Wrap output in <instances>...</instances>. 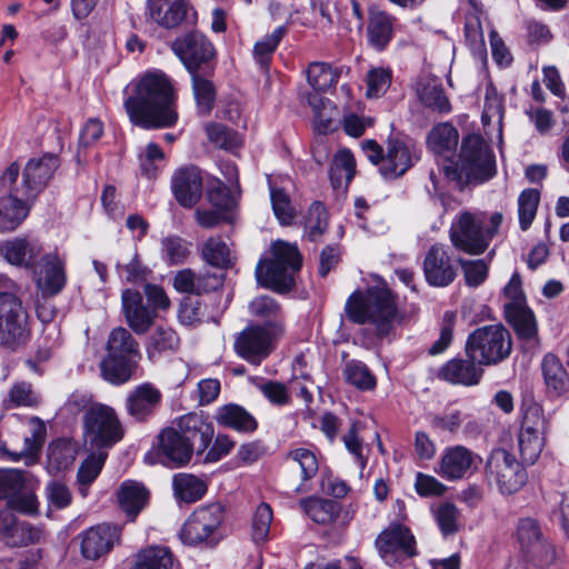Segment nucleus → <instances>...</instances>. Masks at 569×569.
<instances>
[{"label": "nucleus", "instance_id": "obj_1", "mask_svg": "<svg viewBox=\"0 0 569 569\" xmlns=\"http://www.w3.org/2000/svg\"><path fill=\"white\" fill-rule=\"evenodd\" d=\"M178 94L172 79L162 70L146 71L136 82L123 107L130 122L143 130L168 129L177 124Z\"/></svg>", "mask_w": 569, "mask_h": 569}, {"label": "nucleus", "instance_id": "obj_2", "mask_svg": "<svg viewBox=\"0 0 569 569\" xmlns=\"http://www.w3.org/2000/svg\"><path fill=\"white\" fill-rule=\"evenodd\" d=\"M345 313L353 325L370 323L379 340L388 338L396 325L401 323L403 315L399 310L398 295L383 282L370 286L365 291L355 290L345 303Z\"/></svg>", "mask_w": 569, "mask_h": 569}, {"label": "nucleus", "instance_id": "obj_3", "mask_svg": "<svg viewBox=\"0 0 569 569\" xmlns=\"http://www.w3.org/2000/svg\"><path fill=\"white\" fill-rule=\"evenodd\" d=\"M443 174L460 191L469 184H482L497 174L496 154L481 134L469 133L462 138L458 160L450 159Z\"/></svg>", "mask_w": 569, "mask_h": 569}, {"label": "nucleus", "instance_id": "obj_4", "mask_svg": "<svg viewBox=\"0 0 569 569\" xmlns=\"http://www.w3.org/2000/svg\"><path fill=\"white\" fill-rule=\"evenodd\" d=\"M270 257L260 258L254 270L257 283L278 295H287L296 287L295 273L302 268L303 258L295 243L276 240Z\"/></svg>", "mask_w": 569, "mask_h": 569}, {"label": "nucleus", "instance_id": "obj_5", "mask_svg": "<svg viewBox=\"0 0 569 569\" xmlns=\"http://www.w3.org/2000/svg\"><path fill=\"white\" fill-rule=\"evenodd\" d=\"M227 509L221 502L197 507L179 531L180 541L188 547L214 549L226 538Z\"/></svg>", "mask_w": 569, "mask_h": 569}, {"label": "nucleus", "instance_id": "obj_6", "mask_svg": "<svg viewBox=\"0 0 569 569\" xmlns=\"http://www.w3.org/2000/svg\"><path fill=\"white\" fill-rule=\"evenodd\" d=\"M510 331L501 323L486 325L473 329L465 342L466 357L475 358L482 367L498 366L512 353Z\"/></svg>", "mask_w": 569, "mask_h": 569}, {"label": "nucleus", "instance_id": "obj_7", "mask_svg": "<svg viewBox=\"0 0 569 569\" xmlns=\"http://www.w3.org/2000/svg\"><path fill=\"white\" fill-rule=\"evenodd\" d=\"M32 339L29 313L17 295L0 292V347L17 352Z\"/></svg>", "mask_w": 569, "mask_h": 569}, {"label": "nucleus", "instance_id": "obj_8", "mask_svg": "<svg viewBox=\"0 0 569 569\" xmlns=\"http://www.w3.org/2000/svg\"><path fill=\"white\" fill-rule=\"evenodd\" d=\"M170 48L189 74L204 72L206 76H214L217 50L204 33L198 30L186 32L177 37Z\"/></svg>", "mask_w": 569, "mask_h": 569}, {"label": "nucleus", "instance_id": "obj_9", "mask_svg": "<svg viewBox=\"0 0 569 569\" xmlns=\"http://www.w3.org/2000/svg\"><path fill=\"white\" fill-rule=\"evenodd\" d=\"M83 437L89 450L106 451L118 443L123 430L116 410L103 403L91 406L83 416Z\"/></svg>", "mask_w": 569, "mask_h": 569}, {"label": "nucleus", "instance_id": "obj_10", "mask_svg": "<svg viewBox=\"0 0 569 569\" xmlns=\"http://www.w3.org/2000/svg\"><path fill=\"white\" fill-rule=\"evenodd\" d=\"M20 164L12 161L0 174V233L14 231L29 216L33 201H29L16 188Z\"/></svg>", "mask_w": 569, "mask_h": 569}, {"label": "nucleus", "instance_id": "obj_11", "mask_svg": "<svg viewBox=\"0 0 569 569\" xmlns=\"http://www.w3.org/2000/svg\"><path fill=\"white\" fill-rule=\"evenodd\" d=\"M194 455V448L176 427H164L144 453L143 462L148 466L160 465L168 469H180L187 467Z\"/></svg>", "mask_w": 569, "mask_h": 569}, {"label": "nucleus", "instance_id": "obj_12", "mask_svg": "<svg viewBox=\"0 0 569 569\" xmlns=\"http://www.w3.org/2000/svg\"><path fill=\"white\" fill-rule=\"evenodd\" d=\"M284 331L283 321L264 320L262 325L247 326L236 338L234 352L252 365H259L271 350L272 341Z\"/></svg>", "mask_w": 569, "mask_h": 569}, {"label": "nucleus", "instance_id": "obj_13", "mask_svg": "<svg viewBox=\"0 0 569 569\" xmlns=\"http://www.w3.org/2000/svg\"><path fill=\"white\" fill-rule=\"evenodd\" d=\"M486 477L495 480L502 495L518 492L527 482L526 468L503 448L493 449L485 466Z\"/></svg>", "mask_w": 569, "mask_h": 569}, {"label": "nucleus", "instance_id": "obj_14", "mask_svg": "<svg viewBox=\"0 0 569 569\" xmlns=\"http://www.w3.org/2000/svg\"><path fill=\"white\" fill-rule=\"evenodd\" d=\"M516 539L520 546V552L528 563L537 568H547L553 563L556 549L543 536L536 519L520 518L517 523Z\"/></svg>", "mask_w": 569, "mask_h": 569}, {"label": "nucleus", "instance_id": "obj_15", "mask_svg": "<svg viewBox=\"0 0 569 569\" xmlns=\"http://www.w3.org/2000/svg\"><path fill=\"white\" fill-rule=\"evenodd\" d=\"M61 166L59 154L44 152L40 157L30 158L21 171V183L16 188L22 192L27 200L36 202L53 179Z\"/></svg>", "mask_w": 569, "mask_h": 569}, {"label": "nucleus", "instance_id": "obj_16", "mask_svg": "<svg viewBox=\"0 0 569 569\" xmlns=\"http://www.w3.org/2000/svg\"><path fill=\"white\" fill-rule=\"evenodd\" d=\"M449 238L452 246L467 254H482L489 247L482 223L469 211L462 212L451 224Z\"/></svg>", "mask_w": 569, "mask_h": 569}, {"label": "nucleus", "instance_id": "obj_17", "mask_svg": "<svg viewBox=\"0 0 569 569\" xmlns=\"http://www.w3.org/2000/svg\"><path fill=\"white\" fill-rule=\"evenodd\" d=\"M386 148V161L379 167V172L387 180L400 178L419 159L416 154V143L408 136H389Z\"/></svg>", "mask_w": 569, "mask_h": 569}, {"label": "nucleus", "instance_id": "obj_18", "mask_svg": "<svg viewBox=\"0 0 569 569\" xmlns=\"http://www.w3.org/2000/svg\"><path fill=\"white\" fill-rule=\"evenodd\" d=\"M503 318L521 343L522 351L540 347L537 317L528 305L505 303Z\"/></svg>", "mask_w": 569, "mask_h": 569}, {"label": "nucleus", "instance_id": "obj_19", "mask_svg": "<svg viewBox=\"0 0 569 569\" xmlns=\"http://www.w3.org/2000/svg\"><path fill=\"white\" fill-rule=\"evenodd\" d=\"M426 282L433 288L449 287L457 278V267L452 257L440 243L431 244L422 261Z\"/></svg>", "mask_w": 569, "mask_h": 569}, {"label": "nucleus", "instance_id": "obj_20", "mask_svg": "<svg viewBox=\"0 0 569 569\" xmlns=\"http://www.w3.org/2000/svg\"><path fill=\"white\" fill-rule=\"evenodd\" d=\"M171 191L180 207L193 208L203 193V177L200 168L196 164H184L176 169L171 177Z\"/></svg>", "mask_w": 569, "mask_h": 569}, {"label": "nucleus", "instance_id": "obj_21", "mask_svg": "<svg viewBox=\"0 0 569 569\" xmlns=\"http://www.w3.org/2000/svg\"><path fill=\"white\" fill-rule=\"evenodd\" d=\"M483 375L482 366L472 356L465 359L456 356L443 362L436 371V377L440 381L462 387L478 386Z\"/></svg>", "mask_w": 569, "mask_h": 569}, {"label": "nucleus", "instance_id": "obj_22", "mask_svg": "<svg viewBox=\"0 0 569 569\" xmlns=\"http://www.w3.org/2000/svg\"><path fill=\"white\" fill-rule=\"evenodd\" d=\"M183 439L194 448L197 457H202L212 442L214 427L210 417L202 412H189L181 416L176 427Z\"/></svg>", "mask_w": 569, "mask_h": 569}, {"label": "nucleus", "instance_id": "obj_23", "mask_svg": "<svg viewBox=\"0 0 569 569\" xmlns=\"http://www.w3.org/2000/svg\"><path fill=\"white\" fill-rule=\"evenodd\" d=\"M375 546L382 557L395 555L397 551L407 558L418 555L417 540L411 529L405 523L390 522L376 538Z\"/></svg>", "mask_w": 569, "mask_h": 569}, {"label": "nucleus", "instance_id": "obj_24", "mask_svg": "<svg viewBox=\"0 0 569 569\" xmlns=\"http://www.w3.org/2000/svg\"><path fill=\"white\" fill-rule=\"evenodd\" d=\"M79 539L81 556L88 560H97L108 553L120 539V528L116 525H97L82 531Z\"/></svg>", "mask_w": 569, "mask_h": 569}, {"label": "nucleus", "instance_id": "obj_25", "mask_svg": "<svg viewBox=\"0 0 569 569\" xmlns=\"http://www.w3.org/2000/svg\"><path fill=\"white\" fill-rule=\"evenodd\" d=\"M476 460L481 457L462 445L448 447L443 450L437 473L447 481H457L472 473Z\"/></svg>", "mask_w": 569, "mask_h": 569}, {"label": "nucleus", "instance_id": "obj_26", "mask_svg": "<svg viewBox=\"0 0 569 569\" xmlns=\"http://www.w3.org/2000/svg\"><path fill=\"white\" fill-rule=\"evenodd\" d=\"M121 305L126 322L136 335H144L151 329L157 313L144 303L142 295L137 289L122 290Z\"/></svg>", "mask_w": 569, "mask_h": 569}, {"label": "nucleus", "instance_id": "obj_27", "mask_svg": "<svg viewBox=\"0 0 569 569\" xmlns=\"http://www.w3.org/2000/svg\"><path fill=\"white\" fill-rule=\"evenodd\" d=\"M396 18L377 4L368 7L367 44L378 53L385 52L395 38Z\"/></svg>", "mask_w": 569, "mask_h": 569}, {"label": "nucleus", "instance_id": "obj_28", "mask_svg": "<svg viewBox=\"0 0 569 569\" xmlns=\"http://www.w3.org/2000/svg\"><path fill=\"white\" fill-rule=\"evenodd\" d=\"M41 252V244L31 240L28 236L0 241V258L14 267L34 268Z\"/></svg>", "mask_w": 569, "mask_h": 569}, {"label": "nucleus", "instance_id": "obj_29", "mask_svg": "<svg viewBox=\"0 0 569 569\" xmlns=\"http://www.w3.org/2000/svg\"><path fill=\"white\" fill-rule=\"evenodd\" d=\"M545 391L549 399H559L569 395V373L560 358L547 352L540 362Z\"/></svg>", "mask_w": 569, "mask_h": 569}, {"label": "nucleus", "instance_id": "obj_30", "mask_svg": "<svg viewBox=\"0 0 569 569\" xmlns=\"http://www.w3.org/2000/svg\"><path fill=\"white\" fill-rule=\"evenodd\" d=\"M162 395L150 382L137 386L127 397L126 409L136 421H146L160 405Z\"/></svg>", "mask_w": 569, "mask_h": 569}, {"label": "nucleus", "instance_id": "obj_31", "mask_svg": "<svg viewBox=\"0 0 569 569\" xmlns=\"http://www.w3.org/2000/svg\"><path fill=\"white\" fill-rule=\"evenodd\" d=\"M148 8L152 20L166 29L181 26L193 9L189 0H148Z\"/></svg>", "mask_w": 569, "mask_h": 569}, {"label": "nucleus", "instance_id": "obj_32", "mask_svg": "<svg viewBox=\"0 0 569 569\" xmlns=\"http://www.w3.org/2000/svg\"><path fill=\"white\" fill-rule=\"evenodd\" d=\"M141 359L107 353L100 362L102 379L112 386H122L136 377Z\"/></svg>", "mask_w": 569, "mask_h": 569}, {"label": "nucleus", "instance_id": "obj_33", "mask_svg": "<svg viewBox=\"0 0 569 569\" xmlns=\"http://www.w3.org/2000/svg\"><path fill=\"white\" fill-rule=\"evenodd\" d=\"M214 418L219 426L232 429L238 433L251 435L259 428L257 418L243 406L234 402L220 406Z\"/></svg>", "mask_w": 569, "mask_h": 569}, {"label": "nucleus", "instance_id": "obj_34", "mask_svg": "<svg viewBox=\"0 0 569 569\" xmlns=\"http://www.w3.org/2000/svg\"><path fill=\"white\" fill-rule=\"evenodd\" d=\"M117 500L120 509L133 521L148 506L150 490L144 483L128 479L120 485L117 491Z\"/></svg>", "mask_w": 569, "mask_h": 569}, {"label": "nucleus", "instance_id": "obj_35", "mask_svg": "<svg viewBox=\"0 0 569 569\" xmlns=\"http://www.w3.org/2000/svg\"><path fill=\"white\" fill-rule=\"evenodd\" d=\"M42 260L43 277L38 281V286L44 296L54 297L67 284L66 266L58 253H48Z\"/></svg>", "mask_w": 569, "mask_h": 569}, {"label": "nucleus", "instance_id": "obj_36", "mask_svg": "<svg viewBox=\"0 0 569 569\" xmlns=\"http://www.w3.org/2000/svg\"><path fill=\"white\" fill-rule=\"evenodd\" d=\"M302 511L318 525H331L340 516L342 507L340 502L320 498L317 496H308L299 501Z\"/></svg>", "mask_w": 569, "mask_h": 569}, {"label": "nucleus", "instance_id": "obj_37", "mask_svg": "<svg viewBox=\"0 0 569 569\" xmlns=\"http://www.w3.org/2000/svg\"><path fill=\"white\" fill-rule=\"evenodd\" d=\"M180 337L173 328L157 326L146 340L148 359L152 361L157 357L176 353L180 349Z\"/></svg>", "mask_w": 569, "mask_h": 569}, {"label": "nucleus", "instance_id": "obj_38", "mask_svg": "<svg viewBox=\"0 0 569 569\" xmlns=\"http://www.w3.org/2000/svg\"><path fill=\"white\" fill-rule=\"evenodd\" d=\"M357 173V162L352 151L348 148L339 149L329 168V179L332 189L345 187L348 190Z\"/></svg>", "mask_w": 569, "mask_h": 569}, {"label": "nucleus", "instance_id": "obj_39", "mask_svg": "<svg viewBox=\"0 0 569 569\" xmlns=\"http://www.w3.org/2000/svg\"><path fill=\"white\" fill-rule=\"evenodd\" d=\"M212 77L206 76L204 72L190 74L196 111L201 117L210 116L214 109L218 92Z\"/></svg>", "mask_w": 569, "mask_h": 569}, {"label": "nucleus", "instance_id": "obj_40", "mask_svg": "<svg viewBox=\"0 0 569 569\" xmlns=\"http://www.w3.org/2000/svg\"><path fill=\"white\" fill-rule=\"evenodd\" d=\"M172 490L177 501L194 503L206 496L208 486L193 473L179 472L172 477Z\"/></svg>", "mask_w": 569, "mask_h": 569}, {"label": "nucleus", "instance_id": "obj_41", "mask_svg": "<svg viewBox=\"0 0 569 569\" xmlns=\"http://www.w3.org/2000/svg\"><path fill=\"white\" fill-rule=\"evenodd\" d=\"M77 453V443L71 438L54 439L48 446V467L56 472L66 471L73 465Z\"/></svg>", "mask_w": 569, "mask_h": 569}, {"label": "nucleus", "instance_id": "obj_42", "mask_svg": "<svg viewBox=\"0 0 569 569\" xmlns=\"http://www.w3.org/2000/svg\"><path fill=\"white\" fill-rule=\"evenodd\" d=\"M287 32L286 24L278 26L271 33L254 43L252 56L261 72L269 73L273 53Z\"/></svg>", "mask_w": 569, "mask_h": 569}, {"label": "nucleus", "instance_id": "obj_43", "mask_svg": "<svg viewBox=\"0 0 569 569\" xmlns=\"http://www.w3.org/2000/svg\"><path fill=\"white\" fill-rule=\"evenodd\" d=\"M341 69L328 62L313 61L307 68V80L316 92H329L336 89Z\"/></svg>", "mask_w": 569, "mask_h": 569}, {"label": "nucleus", "instance_id": "obj_44", "mask_svg": "<svg viewBox=\"0 0 569 569\" xmlns=\"http://www.w3.org/2000/svg\"><path fill=\"white\" fill-rule=\"evenodd\" d=\"M342 377L346 383L362 392L373 391L377 388V377L367 363L358 359L345 362Z\"/></svg>", "mask_w": 569, "mask_h": 569}, {"label": "nucleus", "instance_id": "obj_45", "mask_svg": "<svg viewBox=\"0 0 569 569\" xmlns=\"http://www.w3.org/2000/svg\"><path fill=\"white\" fill-rule=\"evenodd\" d=\"M458 141V130L449 122L435 126L427 137V144L429 149L438 156L456 151Z\"/></svg>", "mask_w": 569, "mask_h": 569}, {"label": "nucleus", "instance_id": "obj_46", "mask_svg": "<svg viewBox=\"0 0 569 569\" xmlns=\"http://www.w3.org/2000/svg\"><path fill=\"white\" fill-rule=\"evenodd\" d=\"M174 557L168 547L151 546L140 550L130 569H173Z\"/></svg>", "mask_w": 569, "mask_h": 569}, {"label": "nucleus", "instance_id": "obj_47", "mask_svg": "<svg viewBox=\"0 0 569 569\" xmlns=\"http://www.w3.org/2000/svg\"><path fill=\"white\" fill-rule=\"evenodd\" d=\"M287 459L297 462L301 470V482L293 491L296 493L308 492L310 487L307 486V482L319 471V462L315 452L307 448H296L287 453Z\"/></svg>", "mask_w": 569, "mask_h": 569}, {"label": "nucleus", "instance_id": "obj_48", "mask_svg": "<svg viewBox=\"0 0 569 569\" xmlns=\"http://www.w3.org/2000/svg\"><path fill=\"white\" fill-rule=\"evenodd\" d=\"M106 350L107 353L141 359L139 342L131 332L123 327H117L111 330L107 340Z\"/></svg>", "mask_w": 569, "mask_h": 569}, {"label": "nucleus", "instance_id": "obj_49", "mask_svg": "<svg viewBox=\"0 0 569 569\" xmlns=\"http://www.w3.org/2000/svg\"><path fill=\"white\" fill-rule=\"evenodd\" d=\"M207 137L214 147L226 150L234 151L242 147L243 140L240 133L221 122L209 123L206 128Z\"/></svg>", "mask_w": 569, "mask_h": 569}, {"label": "nucleus", "instance_id": "obj_50", "mask_svg": "<svg viewBox=\"0 0 569 569\" xmlns=\"http://www.w3.org/2000/svg\"><path fill=\"white\" fill-rule=\"evenodd\" d=\"M418 94L421 103L427 109L438 113H449L451 111V103L441 82L432 80L423 83Z\"/></svg>", "mask_w": 569, "mask_h": 569}, {"label": "nucleus", "instance_id": "obj_51", "mask_svg": "<svg viewBox=\"0 0 569 569\" xmlns=\"http://www.w3.org/2000/svg\"><path fill=\"white\" fill-rule=\"evenodd\" d=\"M207 200L212 208L236 214L237 199L231 189L219 178H212L207 184Z\"/></svg>", "mask_w": 569, "mask_h": 569}, {"label": "nucleus", "instance_id": "obj_52", "mask_svg": "<svg viewBox=\"0 0 569 569\" xmlns=\"http://www.w3.org/2000/svg\"><path fill=\"white\" fill-rule=\"evenodd\" d=\"M273 511L269 503L260 502L256 508L251 520V540L256 547L261 548L269 541L270 526Z\"/></svg>", "mask_w": 569, "mask_h": 569}, {"label": "nucleus", "instance_id": "obj_53", "mask_svg": "<svg viewBox=\"0 0 569 569\" xmlns=\"http://www.w3.org/2000/svg\"><path fill=\"white\" fill-rule=\"evenodd\" d=\"M207 299L196 295L186 296L180 300L178 319L181 325L196 327L201 323L204 317V309L208 307Z\"/></svg>", "mask_w": 569, "mask_h": 569}, {"label": "nucleus", "instance_id": "obj_54", "mask_svg": "<svg viewBox=\"0 0 569 569\" xmlns=\"http://www.w3.org/2000/svg\"><path fill=\"white\" fill-rule=\"evenodd\" d=\"M541 193L538 189H523L518 197V219L519 227L522 231H527L537 214L540 203Z\"/></svg>", "mask_w": 569, "mask_h": 569}, {"label": "nucleus", "instance_id": "obj_55", "mask_svg": "<svg viewBox=\"0 0 569 569\" xmlns=\"http://www.w3.org/2000/svg\"><path fill=\"white\" fill-rule=\"evenodd\" d=\"M328 210L321 201H313L306 217L307 238L311 242H317L327 232Z\"/></svg>", "mask_w": 569, "mask_h": 569}, {"label": "nucleus", "instance_id": "obj_56", "mask_svg": "<svg viewBox=\"0 0 569 569\" xmlns=\"http://www.w3.org/2000/svg\"><path fill=\"white\" fill-rule=\"evenodd\" d=\"M190 246L191 243L180 236H167L161 240V258L169 266L182 264L190 256Z\"/></svg>", "mask_w": 569, "mask_h": 569}, {"label": "nucleus", "instance_id": "obj_57", "mask_svg": "<svg viewBox=\"0 0 569 569\" xmlns=\"http://www.w3.org/2000/svg\"><path fill=\"white\" fill-rule=\"evenodd\" d=\"M271 208L274 217L281 226H290L296 218V210L291 204V199L283 188H270Z\"/></svg>", "mask_w": 569, "mask_h": 569}, {"label": "nucleus", "instance_id": "obj_58", "mask_svg": "<svg viewBox=\"0 0 569 569\" xmlns=\"http://www.w3.org/2000/svg\"><path fill=\"white\" fill-rule=\"evenodd\" d=\"M108 452L102 450H91L88 457L82 461L77 473V480L81 486H90L100 475Z\"/></svg>", "mask_w": 569, "mask_h": 569}, {"label": "nucleus", "instance_id": "obj_59", "mask_svg": "<svg viewBox=\"0 0 569 569\" xmlns=\"http://www.w3.org/2000/svg\"><path fill=\"white\" fill-rule=\"evenodd\" d=\"M542 435L535 431H519L518 447L525 462L532 465L539 458L545 445Z\"/></svg>", "mask_w": 569, "mask_h": 569}, {"label": "nucleus", "instance_id": "obj_60", "mask_svg": "<svg viewBox=\"0 0 569 569\" xmlns=\"http://www.w3.org/2000/svg\"><path fill=\"white\" fill-rule=\"evenodd\" d=\"M224 277L214 273H207L197 277L194 295L207 299L211 305H219L221 293L219 290L223 287Z\"/></svg>", "mask_w": 569, "mask_h": 569}, {"label": "nucleus", "instance_id": "obj_61", "mask_svg": "<svg viewBox=\"0 0 569 569\" xmlns=\"http://www.w3.org/2000/svg\"><path fill=\"white\" fill-rule=\"evenodd\" d=\"M229 254L227 243L220 239L209 238L202 248L203 259L216 268L227 269L230 266Z\"/></svg>", "mask_w": 569, "mask_h": 569}, {"label": "nucleus", "instance_id": "obj_62", "mask_svg": "<svg viewBox=\"0 0 569 569\" xmlns=\"http://www.w3.org/2000/svg\"><path fill=\"white\" fill-rule=\"evenodd\" d=\"M456 319L457 316L455 311L448 310L443 313L439 338L430 346L428 355H442L451 346L453 341Z\"/></svg>", "mask_w": 569, "mask_h": 569}, {"label": "nucleus", "instance_id": "obj_63", "mask_svg": "<svg viewBox=\"0 0 569 569\" xmlns=\"http://www.w3.org/2000/svg\"><path fill=\"white\" fill-rule=\"evenodd\" d=\"M436 522L443 537L453 536L458 532L459 510L452 502L441 503L435 513Z\"/></svg>", "mask_w": 569, "mask_h": 569}, {"label": "nucleus", "instance_id": "obj_64", "mask_svg": "<svg viewBox=\"0 0 569 569\" xmlns=\"http://www.w3.org/2000/svg\"><path fill=\"white\" fill-rule=\"evenodd\" d=\"M392 71L389 68H373L367 74V97L379 98L389 89Z\"/></svg>", "mask_w": 569, "mask_h": 569}]
</instances>
